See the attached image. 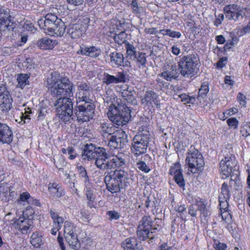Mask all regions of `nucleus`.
Masks as SVG:
<instances>
[{"label": "nucleus", "instance_id": "nucleus-1", "mask_svg": "<svg viewBox=\"0 0 250 250\" xmlns=\"http://www.w3.org/2000/svg\"><path fill=\"white\" fill-rule=\"evenodd\" d=\"M47 86L52 97L57 98L54 106L58 118L65 123L70 122L74 118L73 99L70 98L75 90L73 83L54 72L48 78Z\"/></svg>", "mask_w": 250, "mask_h": 250}, {"label": "nucleus", "instance_id": "nucleus-2", "mask_svg": "<svg viewBox=\"0 0 250 250\" xmlns=\"http://www.w3.org/2000/svg\"><path fill=\"white\" fill-rule=\"evenodd\" d=\"M186 52L179 58L178 65L172 64L159 74L167 81L177 80L181 74L185 78H192L197 74L200 66V61L198 54L193 50Z\"/></svg>", "mask_w": 250, "mask_h": 250}, {"label": "nucleus", "instance_id": "nucleus-3", "mask_svg": "<svg viewBox=\"0 0 250 250\" xmlns=\"http://www.w3.org/2000/svg\"><path fill=\"white\" fill-rule=\"evenodd\" d=\"M107 174L104 178L107 190L111 193L120 192L132 183L131 173L124 170H117L105 172Z\"/></svg>", "mask_w": 250, "mask_h": 250}, {"label": "nucleus", "instance_id": "nucleus-4", "mask_svg": "<svg viewBox=\"0 0 250 250\" xmlns=\"http://www.w3.org/2000/svg\"><path fill=\"white\" fill-rule=\"evenodd\" d=\"M155 223L149 215H144L142 217L137 228L136 235L138 240L145 241L148 240L149 243L156 240V234L158 231V227H161L159 223L162 220L155 219Z\"/></svg>", "mask_w": 250, "mask_h": 250}, {"label": "nucleus", "instance_id": "nucleus-5", "mask_svg": "<svg viewBox=\"0 0 250 250\" xmlns=\"http://www.w3.org/2000/svg\"><path fill=\"white\" fill-rule=\"evenodd\" d=\"M41 28L44 30L45 34L52 36H62L65 29V26L62 20L55 14L47 13L45 19H41L38 21Z\"/></svg>", "mask_w": 250, "mask_h": 250}, {"label": "nucleus", "instance_id": "nucleus-6", "mask_svg": "<svg viewBox=\"0 0 250 250\" xmlns=\"http://www.w3.org/2000/svg\"><path fill=\"white\" fill-rule=\"evenodd\" d=\"M131 110L126 105L116 106L111 104L109 106L107 116L109 120L118 127L126 125L131 117Z\"/></svg>", "mask_w": 250, "mask_h": 250}, {"label": "nucleus", "instance_id": "nucleus-7", "mask_svg": "<svg viewBox=\"0 0 250 250\" xmlns=\"http://www.w3.org/2000/svg\"><path fill=\"white\" fill-rule=\"evenodd\" d=\"M79 148L82 150V156L85 160L88 161L95 160V165L99 168L101 163L104 161L106 149L103 147L96 146L95 145L81 144Z\"/></svg>", "mask_w": 250, "mask_h": 250}, {"label": "nucleus", "instance_id": "nucleus-8", "mask_svg": "<svg viewBox=\"0 0 250 250\" xmlns=\"http://www.w3.org/2000/svg\"><path fill=\"white\" fill-rule=\"evenodd\" d=\"M103 158L104 161L101 162L99 169L102 170L109 169L125 168L128 164L126 159L127 156L124 153H119L116 155L110 156L106 150Z\"/></svg>", "mask_w": 250, "mask_h": 250}, {"label": "nucleus", "instance_id": "nucleus-9", "mask_svg": "<svg viewBox=\"0 0 250 250\" xmlns=\"http://www.w3.org/2000/svg\"><path fill=\"white\" fill-rule=\"evenodd\" d=\"M95 105L94 102H81L76 104L74 109L75 116L79 122L89 121L95 116Z\"/></svg>", "mask_w": 250, "mask_h": 250}, {"label": "nucleus", "instance_id": "nucleus-10", "mask_svg": "<svg viewBox=\"0 0 250 250\" xmlns=\"http://www.w3.org/2000/svg\"><path fill=\"white\" fill-rule=\"evenodd\" d=\"M18 14L16 10L6 7L0 8V31H13L17 24L14 20Z\"/></svg>", "mask_w": 250, "mask_h": 250}, {"label": "nucleus", "instance_id": "nucleus-11", "mask_svg": "<svg viewBox=\"0 0 250 250\" xmlns=\"http://www.w3.org/2000/svg\"><path fill=\"white\" fill-rule=\"evenodd\" d=\"M64 238L70 249L78 250L80 248V243L76 233V226L70 221L64 222Z\"/></svg>", "mask_w": 250, "mask_h": 250}, {"label": "nucleus", "instance_id": "nucleus-12", "mask_svg": "<svg viewBox=\"0 0 250 250\" xmlns=\"http://www.w3.org/2000/svg\"><path fill=\"white\" fill-rule=\"evenodd\" d=\"M186 163L188 166V170L192 173L203 170L205 162L202 154L197 149L187 154Z\"/></svg>", "mask_w": 250, "mask_h": 250}, {"label": "nucleus", "instance_id": "nucleus-13", "mask_svg": "<svg viewBox=\"0 0 250 250\" xmlns=\"http://www.w3.org/2000/svg\"><path fill=\"white\" fill-rule=\"evenodd\" d=\"M246 8L236 4L227 5L223 8L226 18L234 21L242 20L246 16Z\"/></svg>", "mask_w": 250, "mask_h": 250}, {"label": "nucleus", "instance_id": "nucleus-14", "mask_svg": "<svg viewBox=\"0 0 250 250\" xmlns=\"http://www.w3.org/2000/svg\"><path fill=\"white\" fill-rule=\"evenodd\" d=\"M236 167V163L234 155L225 157L220 162V169L222 178L226 179L229 176L231 171Z\"/></svg>", "mask_w": 250, "mask_h": 250}, {"label": "nucleus", "instance_id": "nucleus-15", "mask_svg": "<svg viewBox=\"0 0 250 250\" xmlns=\"http://www.w3.org/2000/svg\"><path fill=\"white\" fill-rule=\"evenodd\" d=\"M195 205L200 213L202 221L204 223H208L211 214L209 205H208L206 201L200 197L195 198Z\"/></svg>", "mask_w": 250, "mask_h": 250}, {"label": "nucleus", "instance_id": "nucleus-16", "mask_svg": "<svg viewBox=\"0 0 250 250\" xmlns=\"http://www.w3.org/2000/svg\"><path fill=\"white\" fill-rule=\"evenodd\" d=\"M169 174L173 176V180L179 187L184 188L185 180L184 178L181 165L179 163L176 162L170 167Z\"/></svg>", "mask_w": 250, "mask_h": 250}, {"label": "nucleus", "instance_id": "nucleus-17", "mask_svg": "<svg viewBox=\"0 0 250 250\" xmlns=\"http://www.w3.org/2000/svg\"><path fill=\"white\" fill-rule=\"evenodd\" d=\"M109 57L110 58L109 62L113 67L131 66L130 62L128 60L125 59L124 55L121 52L114 51L110 53Z\"/></svg>", "mask_w": 250, "mask_h": 250}, {"label": "nucleus", "instance_id": "nucleus-18", "mask_svg": "<svg viewBox=\"0 0 250 250\" xmlns=\"http://www.w3.org/2000/svg\"><path fill=\"white\" fill-rule=\"evenodd\" d=\"M103 80L104 83L107 85L125 83L126 81V74L124 71L118 72L116 76L104 73Z\"/></svg>", "mask_w": 250, "mask_h": 250}, {"label": "nucleus", "instance_id": "nucleus-19", "mask_svg": "<svg viewBox=\"0 0 250 250\" xmlns=\"http://www.w3.org/2000/svg\"><path fill=\"white\" fill-rule=\"evenodd\" d=\"M120 93L123 99L128 104L132 105L137 104L136 92L133 87L125 85L122 87Z\"/></svg>", "mask_w": 250, "mask_h": 250}, {"label": "nucleus", "instance_id": "nucleus-20", "mask_svg": "<svg viewBox=\"0 0 250 250\" xmlns=\"http://www.w3.org/2000/svg\"><path fill=\"white\" fill-rule=\"evenodd\" d=\"M77 53L83 56L96 58L101 54V50L97 46L82 44Z\"/></svg>", "mask_w": 250, "mask_h": 250}, {"label": "nucleus", "instance_id": "nucleus-21", "mask_svg": "<svg viewBox=\"0 0 250 250\" xmlns=\"http://www.w3.org/2000/svg\"><path fill=\"white\" fill-rule=\"evenodd\" d=\"M138 238L135 237H129L125 239L121 244L124 250H144Z\"/></svg>", "mask_w": 250, "mask_h": 250}, {"label": "nucleus", "instance_id": "nucleus-22", "mask_svg": "<svg viewBox=\"0 0 250 250\" xmlns=\"http://www.w3.org/2000/svg\"><path fill=\"white\" fill-rule=\"evenodd\" d=\"M33 222L29 219L20 217L14 223L15 228L20 231L22 234H25L32 230Z\"/></svg>", "mask_w": 250, "mask_h": 250}, {"label": "nucleus", "instance_id": "nucleus-23", "mask_svg": "<svg viewBox=\"0 0 250 250\" xmlns=\"http://www.w3.org/2000/svg\"><path fill=\"white\" fill-rule=\"evenodd\" d=\"M158 96L152 90L146 91L144 97L141 100L142 104L145 105H149L154 107L157 105Z\"/></svg>", "mask_w": 250, "mask_h": 250}, {"label": "nucleus", "instance_id": "nucleus-24", "mask_svg": "<svg viewBox=\"0 0 250 250\" xmlns=\"http://www.w3.org/2000/svg\"><path fill=\"white\" fill-rule=\"evenodd\" d=\"M86 26L82 25L80 23L74 24L68 30V33L73 39L81 37L86 31Z\"/></svg>", "mask_w": 250, "mask_h": 250}, {"label": "nucleus", "instance_id": "nucleus-25", "mask_svg": "<svg viewBox=\"0 0 250 250\" xmlns=\"http://www.w3.org/2000/svg\"><path fill=\"white\" fill-rule=\"evenodd\" d=\"M13 99L10 94L0 98V108L4 113H7L12 107Z\"/></svg>", "mask_w": 250, "mask_h": 250}, {"label": "nucleus", "instance_id": "nucleus-26", "mask_svg": "<svg viewBox=\"0 0 250 250\" xmlns=\"http://www.w3.org/2000/svg\"><path fill=\"white\" fill-rule=\"evenodd\" d=\"M148 142H134L132 144L131 150L136 156L146 152Z\"/></svg>", "mask_w": 250, "mask_h": 250}, {"label": "nucleus", "instance_id": "nucleus-27", "mask_svg": "<svg viewBox=\"0 0 250 250\" xmlns=\"http://www.w3.org/2000/svg\"><path fill=\"white\" fill-rule=\"evenodd\" d=\"M56 44V41L46 38H42L38 42V46L40 49L44 50L52 49Z\"/></svg>", "mask_w": 250, "mask_h": 250}, {"label": "nucleus", "instance_id": "nucleus-28", "mask_svg": "<svg viewBox=\"0 0 250 250\" xmlns=\"http://www.w3.org/2000/svg\"><path fill=\"white\" fill-rule=\"evenodd\" d=\"M92 94V89L83 91L82 92H77L76 95V104L81 102H93L91 99Z\"/></svg>", "mask_w": 250, "mask_h": 250}, {"label": "nucleus", "instance_id": "nucleus-29", "mask_svg": "<svg viewBox=\"0 0 250 250\" xmlns=\"http://www.w3.org/2000/svg\"><path fill=\"white\" fill-rule=\"evenodd\" d=\"M0 131V141H12L13 138V132L11 128L4 124Z\"/></svg>", "mask_w": 250, "mask_h": 250}, {"label": "nucleus", "instance_id": "nucleus-30", "mask_svg": "<svg viewBox=\"0 0 250 250\" xmlns=\"http://www.w3.org/2000/svg\"><path fill=\"white\" fill-rule=\"evenodd\" d=\"M48 190L50 192L55 193V195L58 197H62L65 194V191L62 186L56 183L52 184L49 183Z\"/></svg>", "mask_w": 250, "mask_h": 250}, {"label": "nucleus", "instance_id": "nucleus-31", "mask_svg": "<svg viewBox=\"0 0 250 250\" xmlns=\"http://www.w3.org/2000/svg\"><path fill=\"white\" fill-rule=\"evenodd\" d=\"M30 74H19L17 78L18 82L17 87L23 89L26 85H29V81L28 79L30 77Z\"/></svg>", "mask_w": 250, "mask_h": 250}, {"label": "nucleus", "instance_id": "nucleus-32", "mask_svg": "<svg viewBox=\"0 0 250 250\" xmlns=\"http://www.w3.org/2000/svg\"><path fill=\"white\" fill-rule=\"evenodd\" d=\"M231 193L228 184L224 182L221 188V193L219 196V200L229 201L230 198Z\"/></svg>", "mask_w": 250, "mask_h": 250}, {"label": "nucleus", "instance_id": "nucleus-33", "mask_svg": "<svg viewBox=\"0 0 250 250\" xmlns=\"http://www.w3.org/2000/svg\"><path fill=\"white\" fill-rule=\"evenodd\" d=\"M42 236L38 232L33 233L30 237V243L35 248H38L43 244Z\"/></svg>", "mask_w": 250, "mask_h": 250}, {"label": "nucleus", "instance_id": "nucleus-34", "mask_svg": "<svg viewBox=\"0 0 250 250\" xmlns=\"http://www.w3.org/2000/svg\"><path fill=\"white\" fill-rule=\"evenodd\" d=\"M209 91L208 83L207 82H204L202 84L201 88L198 92V96L197 99L202 102L204 101L207 97V95Z\"/></svg>", "mask_w": 250, "mask_h": 250}, {"label": "nucleus", "instance_id": "nucleus-35", "mask_svg": "<svg viewBox=\"0 0 250 250\" xmlns=\"http://www.w3.org/2000/svg\"><path fill=\"white\" fill-rule=\"evenodd\" d=\"M126 54L130 59L135 61V58L139 52L137 51L136 48L129 42L125 43Z\"/></svg>", "mask_w": 250, "mask_h": 250}, {"label": "nucleus", "instance_id": "nucleus-36", "mask_svg": "<svg viewBox=\"0 0 250 250\" xmlns=\"http://www.w3.org/2000/svg\"><path fill=\"white\" fill-rule=\"evenodd\" d=\"M100 129L101 132L107 134L108 136L110 137L109 138H108V141H116L117 139L114 138V136L111 135V127H109V124L105 122L101 123Z\"/></svg>", "mask_w": 250, "mask_h": 250}, {"label": "nucleus", "instance_id": "nucleus-37", "mask_svg": "<svg viewBox=\"0 0 250 250\" xmlns=\"http://www.w3.org/2000/svg\"><path fill=\"white\" fill-rule=\"evenodd\" d=\"M84 191L87 200L89 201H93L95 197L93 195V189L91 183L84 184Z\"/></svg>", "mask_w": 250, "mask_h": 250}, {"label": "nucleus", "instance_id": "nucleus-38", "mask_svg": "<svg viewBox=\"0 0 250 250\" xmlns=\"http://www.w3.org/2000/svg\"><path fill=\"white\" fill-rule=\"evenodd\" d=\"M77 169L79 172V176L80 178L83 180L84 184L90 183L89 177L87 174V171L85 167L82 166H77Z\"/></svg>", "mask_w": 250, "mask_h": 250}, {"label": "nucleus", "instance_id": "nucleus-39", "mask_svg": "<svg viewBox=\"0 0 250 250\" xmlns=\"http://www.w3.org/2000/svg\"><path fill=\"white\" fill-rule=\"evenodd\" d=\"M127 34L124 31L119 32L118 34H115L114 35L113 39L115 42L119 45L127 42Z\"/></svg>", "mask_w": 250, "mask_h": 250}, {"label": "nucleus", "instance_id": "nucleus-40", "mask_svg": "<svg viewBox=\"0 0 250 250\" xmlns=\"http://www.w3.org/2000/svg\"><path fill=\"white\" fill-rule=\"evenodd\" d=\"M125 1L127 3H130L129 6L133 14L137 15L141 13V7L137 0H125Z\"/></svg>", "mask_w": 250, "mask_h": 250}, {"label": "nucleus", "instance_id": "nucleus-41", "mask_svg": "<svg viewBox=\"0 0 250 250\" xmlns=\"http://www.w3.org/2000/svg\"><path fill=\"white\" fill-rule=\"evenodd\" d=\"M175 99L178 100L181 99L182 102L185 104H193L196 102V98L194 96H189L188 95L183 93L178 98H174Z\"/></svg>", "mask_w": 250, "mask_h": 250}, {"label": "nucleus", "instance_id": "nucleus-42", "mask_svg": "<svg viewBox=\"0 0 250 250\" xmlns=\"http://www.w3.org/2000/svg\"><path fill=\"white\" fill-rule=\"evenodd\" d=\"M142 132L138 133V135H136L133 141H135V140H137V138L141 137L139 139V141H148L149 139V134L148 131L147 130V129H144L142 128Z\"/></svg>", "mask_w": 250, "mask_h": 250}, {"label": "nucleus", "instance_id": "nucleus-43", "mask_svg": "<svg viewBox=\"0 0 250 250\" xmlns=\"http://www.w3.org/2000/svg\"><path fill=\"white\" fill-rule=\"evenodd\" d=\"M135 61L139 63L143 67H146V54L142 52H138L135 58Z\"/></svg>", "mask_w": 250, "mask_h": 250}, {"label": "nucleus", "instance_id": "nucleus-44", "mask_svg": "<svg viewBox=\"0 0 250 250\" xmlns=\"http://www.w3.org/2000/svg\"><path fill=\"white\" fill-rule=\"evenodd\" d=\"M184 89V86L182 85H171V90L173 92V97L174 98H178L183 94L182 92Z\"/></svg>", "mask_w": 250, "mask_h": 250}, {"label": "nucleus", "instance_id": "nucleus-45", "mask_svg": "<svg viewBox=\"0 0 250 250\" xmlns=\"http://www.w3.org/2000/svg\"><path fill=\"white\" fill-rule=\"evenodd\" d=\"M106 215L108 216L109 221L118 220L121 217L120 213L115 210L108 211L106 212Z\"/></svg>", "mask_w": 250, "mask_h": 250}, {"label": "nucleus", "instance_id": "nucleus-46", "mask_svg": "<svg viewBox=\"0 0 250 250\" xmlns=\"http://www.w3.org/2000/svg\"><path fill=\"white\" fill-rule=\"evenodd\" d=\"M77 92H82L83 91L91 89L90 87L85 82H81L77 83Z\"/></svg>", "mask_w": 250, "mask_h": 250}, {"label": "nucleus", "instance_id": "nucleus-47", "mask_svg": "<svg viewBox=\"0 0 250 250\" xmlns=\"http://www.w3.org/2000/svg\"><path fill=\"white\" fill-rule=\"evenodd\" d=\"M228 125L230 128L237 129L239 125V121L235 118H230L227 120Z\"/></svg>", "mask_w": 250, "mask_h": 250}, {"label": "nucleus", "instance_id": "nucleus-48", "mask_svg": "<svg viewBox=\"0 0 250 250\" xmlns=\"http://www.w3.org/2000/svg\"><path fill=\"white\" fill-rule=\"evenodd\" d=\"M138 168L146 173H148L150 171V169L146 165V163L144 161H139L137 163Z\"/></svg>", "mask_w": 250, "mask_h": 250}, {"label": "nucleus", "instance_id": "nucleus-49", "mask_svg": "<svg viewBox=\"0 0 250 250\" xmlns=\"http://www.w3.org/2000/svg\"><path fill=\"white\" fill-rule=\"evenodd\" d=\"M237 41L238 40L236 37H233L231 40L228 41L224 47V51H227L228 50L230 49L233 46L237 43Z\"/></svg>", "mask_w": 250, "mask_h": 250}, {"label": "nucleus", "instance_id": "nucleus-50", "mask_svg": "<svg viewBox=\"0 0 250 250\" xmlns=\"http://www.w3.org/2000/svg\"><path fill=\"white\" fill-rule=\"evenodd\" d=\"M108 146L111 149H121L122 146V142H108Z\"/></svg>", "mask_w": 250, "mask_h": 250}, {"label": "nucleus", "instance_id": "nucleus-51", "mask_svg": "<svg viewBox=\"0 0 250 250\" xmlns=\"http://www.w3.org/2000/svg\"><path fill=\"white\" fill-rule=\"evenodd\" d=\"M239 175L240 172L238 170V168H234V170L231 171L230 174H229V176H230L229 184L231 186L232 185V182L234 180L235 178L236 177V179H238L239 177Z\"/></svg>", "mask_w": 250, "mask_h": 250}, {"label": "nucleus", "instance_id": "nucleus-52", "mask_svg": "<svg viewBox=\"0 0 250 250\" xmlns=\"http://www.w3.org/2000/svg\"><path fill=\"white\" fill-rule=\"evenodd\" d=\"M24 63L26 68L30 71L34 69L36 66V64L34 62H33V60L29 58L26 59V61Z\"/></svg>", "mask_w": 250, "mask_h": 250}, {"label": "nucleus", "instance_id": "nucleus-53", "mask_svg": "<svg viewBox=\"0 0 250 250\" xmlns=\"http://www.w3.org/2000/svg\"><path fill=\"white\" fill-rule=\"evenodd\" d=\"M8 161L11 164L15 165L18 167H22L23 165V163L22 161L20 159L18 158L17 157H8Z\"/></svg>", "mask_w": 250, "mask_h": 250}, {"label": "nucleus", "instance_id": "nucleus-54", "mask_svg": "<svg viewBox=\"0 0 250 250\" xmlns=\"http://www.w3.org/2000/svg\"><path fill=\"white\" fill-rule=\"evenodd\" d=\"M149 118L146 117H142L140 118L139 124L141 125V128L144 129H147V125H149Z\"/></svg>", "mask_w": 250, "mask_h": 250}, {"label": "nucleus", "instance_id": "nucleus-55", "mask_svg": "<svg viewBox=\"0 0 250 250\" xmlns=\"http://www.w3.org/2000/svg\"><path fill=\"white\" fill-rule=\"evenodd\" d=\"M213 245L216 250H225L227 248L225 243H221L217 240L214 241Z\"/></svg>", "mask_w": 250, "mask_h": 250}, {"label": "nucleus", "instance_id": "nucleus-56", "mask_svg": "<svg viewBox=\"0 0 250 250\" xmlns=\"http://www.w3.org/2000/svg\"><path fill=\"white\" fill-rule=\"evenodd\" d=\"M31 196L30 193L28 192H22L20 195L19 201L21 202H26L28 204Z\"/></svg>", "mask_w": 250, "mask_h": 250}, {"label": "nucleus", "instance_id": "nucleus-57", "mask_svg": "<svg viewBox=\"0 0 250 250\" xmlns=\"http://www.w3.org/2000/svg\"><path fill=\"white\" fill-rule=\"evenodd\" d=\"M166 31L167 33L165 34L172 38H179L181 36V33L180 32L173 31L169 29H167Z\"/></svg>", "mask_w": 250, "mask_h": 250}, {"label": "nucleus", "instance_id": "nucleus-58", "mask_svg": "<svg viewBox=\"0 0 250 250\" xmlns=\"http://www.w3.org/2000/svg\"><path fill=\"white\" fill-rule=\"evenodd\" d=\"M9 94L10 93L7 90V87L6 86V84L0 83V98L2 97V96H7V95Z\"/></svg>", "mask_w": 250, "mask_h": 250}, {"label": "nucleus", "instance_id": "nucleus-59", "mask_svg": "<svg viewBox=\"0 0 250 250\" xmlns=\"http://www.w3.org/2000/svg\"><path fill=\"white\" fill-rule=\"evenodd\" d=\"M195 204L190 205L188 208V213L192 217H196L197 215V212L198 211L197 207H195Z\"/></svg>", "mask_w": 250, "mask_h": 250}, {"label": "nucleus", "instance_id": "nucleus-60", "mask_svg": "<svg viewBox=\"0 0 250 250\" xmlns=\"http://www.w3.org/2000/svg\"><path fill=\"white\" fill-rule=\"evenodd\" d=\"M186 142H185V146L183 145L184 142H173V145L176 148L178 151H181L185 150L186 146Z\"/></svg>", "mask_w": 250, "mask_h": 250}, {"label": "nucleus", "instance_id": "nucleus-61", "mask_svg": "<svg viewBox=\"0 0 250 250\" xmlns=\"http://www.w3.org/2000/svg\"><path fill=\"white\" fill-rule=\"evenodd\" d=\"M237 101L242 106H245L246 104V96L241 93H239L237 97Z\"/></svg>", "mask_w": 250, "mask_h": 250}, {"label": "nucleus", "instance_id": "nucleus-62", "mask_svg": "<svg viewBox=\"0 0 250 250\" xmlns=\"http://www.w3.org/2000/svg\"><path fill=\"white\" fill-rule=\"evenodd\" d=\"M216 19L214 22V24L215 26L218 27L222 24V21L224 19V16L223 14H220L217 16L215 15Z\"/></svg>", "mask_w": 250, "mask_h": 250}, {"label": "nucleus", "instance_id": "nucleus-63", "mask_svg": "<svg viewBox=\"0 0 250 250\" xmlns=\"http://www.w3.org/2000/svg\"><path fill=\"white\" fill-rule=\"evenodd\" d=\"M63 241V237L61 235L60 232H59L57 237V242L59 243L61 250H66V247L64 244Z\"/></svg>", "mask_w": 250, "mask_h": 250}, {"label": "nucleus", "instance_id": "nucleus-64", "mask_svg": "<svg viewBox=\"0 0 250 250\" xmlns=\"http://www.w3.org/2000/svg\"><path fill=\"white\" fill-rule=\"evenodd\" d=\"M34 213L35 211H34V209L30 205L28 206L26 208V209L23 211V215L26 216L27 217L32 216L34 214Z\"/></svg>", "mask_w": 250, "mask_h": 250}]
</instances>
